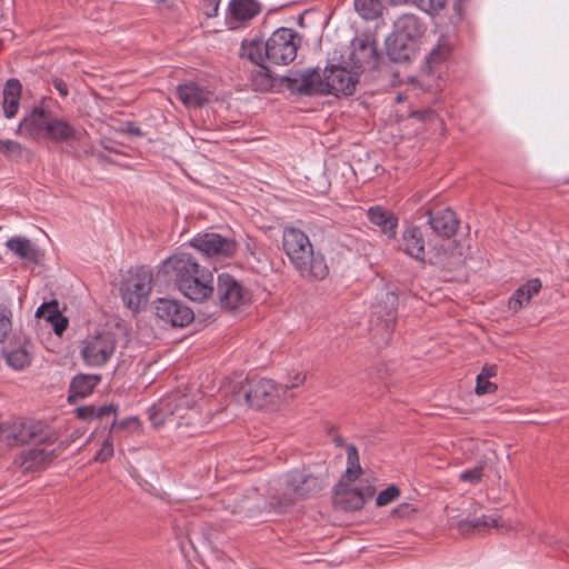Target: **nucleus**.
Segmentation results:
<instances>
[{"label":"nucleus","instance_id":"nucleus-1","mask_svg":"<svg viewBox=\"0 0 569 569\" xmlns=\"http://www.w3.org/2000/svg\"><path fill=\"white\" fill-rule=\"evenodd\" d=\"M156 277L196 302H203L213 295V273L189 252L179 251L168 257L159 264Z\"/></svg>","mask_w":569,"mask_h":569},{"label":"nucleus","instance_id":"nucleus-2","mask_svg":"<svg viewBox=\"0 0 569 569\" xmlns=\"http://www.w3.org/2000/svg\"><path fill=\"white\" fill-rule=\"evenodd\" d=\"M298 46L299 37L292 29L279 28L264 42L243 40L239 54L259 67L264 63L287 66L296 59Z\"/></svg>","mask_w":569,"mask_h":569},{"label":"nucleus","instance_id":"nucleus-3","mask_svg":"<svg viewBox=\"0 0 569 569\" xmlns=\"http://www.w3.org/2000/svg\"><path fill=\"white\" fill-rule=\"evenodd\" d=\"M282 248L293 268L302 278L321 280L329 268L321 251H316L309 237L300 229L284 227Z\"/></svg>","mask_w":569,"mask_h":569},{"label":"nucleus","instance_id":"nucleus-4","mask_svg":"<svg viewBox=\"0 0 569 569\" xmlns=\"http://www.w3.org/2000/svg\"><path fill=\"white\" fill-rule=\"evenodd\" d=\"M358 82L357 73L340 66L318 70H307L300 76L298 90L305 94H352Z\"/></svg>","mask_w":569,"mask_h":569},{"label":"nucleus","instance_id":"nucleus-5","mask_svg":"<svg viewBox=\"0 0 569 569\" xmlns=\"http://www.w3.org/2000/svg\"><path fill=\"white\" fill-rule=\"evenodd\" d=\"M192 403L184 393H170L151 407L150 419L154 426L168 423L177 428L187 427L196 430L200 415Z\"/></svg>","mask_w":569,"mask_h":569},{"label":"nucleus","instance_id":"nucleus-6","mask_svg":"<svg viewBox=\"0 0 569 569\" xmlns=\"http://www.w3.org/2000/svg\"><path fill=\"white\" fill-rule=\"evenodd\" d=\"M234 401L261 409L287 400L282 385L264 378H250L241 382L233 395Z\"/></svg>","mask_w":569,"mask_h":569},{"label":"nucleus","instance_id":"nucleus-7","mask_svg":"<svg viewBox=\"0 0 569 569\" xmlns=\"http://www.w3.org/2000/svg\"><path fill=\"white\" fill-rule=\"evenodd\" d=\"M152 272L146 267L131 268L123 277L120 295L124 305L138 311L148 302L151 292Z\"/></svg>","mask_w":569,"mask_h":569},{"label":"nucleus","instance_id":"nucleus-8","mask_svg":"<svg viewBox=\"0 0 569 569\" xmlns=\"http://www.w3.org/2000/svg\"><path fill=\"white\" fill-rule=\"evenodd\" d=\"M217 296L221 308L233 312L244 310L252 301L250 290L228 273L218 276Z\"/></svg>","mask_w":569,"mask_h":569},{"label":"nucleus","instance_id":"nucleus-9","mask_svg":"<svg viewBox=\"0 0 569 569\" xmlns=\"http://www.w3.org/2000/svg\"><path fill=\"white\" fill-rule=\"evenodd\" d=\"M117 347L116 338L110 332L87 337L81 345L80 355L89 367H102L113 356Z\"/></svg>","mask_w":569,"mask_h":569},{"label":"nucleus","instance_id":"nucleus-10","mask_svg":"<svg viewBox=\"0 0 569 569\" xmlns=\"http://www.w3.org/2000/svg\"><path fill=\"white\" fill-rule=\"evenodd\" d=\"M190 244L208 258H230L238 248L237 242L219 233H199L190 240Z\"/></svg>","mask_w":569,"mask_h":569},{"label":"nucleus","instance_id":"nucleus-11","mask_svg":"<svg viewBox=\"0 0 569 569\" xmlns=\"http://www.w3.org/2000/svg\"><path fill=\"white\" fill-rule=\"evenodd\" d=\"M154 310L159 320L172 327H186L194 318L193 311L188 306L174 299H158Z\"/></svg>","mask_w":569,"mask_h":569},{"label":"nucleus","instance_id":"nucleus-12","mask_svg":"<svg viewBox=\"0 0 569 569\" xmlns=\"http://www.w3.org/2000/svg\"><path fill=\"white\" fill-rule=\"evenodd\" d=\"M46 98L42 99L41 104H38V132L52 141L62 142L73 139L76 136L74 128L66 120L51 117L44 111Z\"/></svg>","mask_w":569,"mask_h":569},{"label":"nucleus","instance_id":"nucleus-13","mask_svg":"<svg viewBox=\"0 0 569 569\" xmlns=\"http://www.w3.org/2000/svg\"><path fill=\"white\" fill-rule=\"evenodd\" d=\"M377 59V48L369 37L359 36L352 40L349 61L356 70L375 68Z\"/></svg>","mask_w":569,"mask_h":569},{"label":"nucleus","instance_id":"nucleus-14","mask_svg":"<svg viewBox=\"0 0 569 569\" xmlns=\"http://www.w3.org/2000/svg\"><path fill=\"white\" fill-rule=\"evenodd\" d=\"M36 436V427L31 420L14 419L11 423L0 425V439L9 446L27 443Z\"/></svg>","mask_w":569,"mask_h":569},{"label":"nucleus","instance_id":"nucleus-15","mask_svg":"<svg viewBox=\"0 0 569 569\" xmlns=\"http://www.w3.org/2000/svg\"><path fill=\"white\" fill-rule=\"evenodd\" d=\"M366 498L362 491L350 481H339L333 491V503L346 511H356L363 507Z\"/></svg>","mask_w":569,"mask_h":569},{"label":"nucleus","instance_id":"nucleus-16","mask_svg":"<svg viewBox=\"0 0 569 569\" xmlns=\"http://www.w3.org/2000/svg\"><path fill=\"white\" fill-rule=\"evenodd\" d=\"M426 242L423 233L417 226H408L403 229L399 240V249L408 257L426 263Z\"/></svg>","mask_w":569,"mask_h":569},{"label":"nucleus","instance_id":"nucleus-17","mask_svg":"<svg viewBox=\"0 0 569 569\" xmlns=\"http://www.w3.org/2000/svg\"><path fill=\"white\" fill-rule=\"evenodd\" d=\"M260 12V4L256 0H231L228 4L226 21L230 28H238Z\"/></svg>","mask_w":569,"mask_h":569},{"label":"nucleus","instance_id":"nucleus-18","mask_svg":"<svg viewBox=\"0 0 569 569\" xmlns=\"http://www.w3.org/2000/svg\"><path fill=\"white\" fill-rule=\"evenodd\" d=\"M38 320L43 321L47 330L52 328L59 337L66 331L69 325L68 318L62 315L58 300L44 301L38 306Z\"/></svg>","mask_w":569,"mask_h":569},{"label":"nucleus","instance_id":"nucleus-19","mask_svg":"<svg viewBox=\"0 0 569 569\" xmlns=\"http://www.w3.org/2000/svg\"><path fill=\"white\" fill-rule=\"evenodd\" d=\"M286 487L288 492L299 498L308 497L321 489L319 479L312 475H306L300 471H292L286 476Z\"/></svg>","mask_w":569,"mask_h":569},{"label":"nucleus","instance_id":"nucleus-20","mask_svg":"<svg viewBox=\"0 0 569 569\" xmlns=\"http://www.w3.org/2000/svg\"><path fill=\"white\" fill-rule=\"evenodd\" d=\"M0 359H3L9 367L16 370H20L31 362L29 353L21 347L14 336L0 345Z\"/></svg>","mask_w":569,"mask_h":569},{"label":"nucleus","instance_id":"nucleus-21","mask_svg":"<svg viewBox=\"0 0 569 569\" xmlns=\"http://www.w3.org/2000/svg\"><path fill=\"white\" fill-rule=\"evenodd\" d=\"M428 222L431 229L443 238L452 237L457 232L459 226L456 213L449 208L436 213L428 211Z\"/></svg>","mask_w":569,"mask_h":569},{"label":"nucleus","instance_id":"nucleus-22","mask_svg":"<svg viewBox=\"0 0 569 569\" xmlns=\"http://www.w3.org/2000/svg\"><path fill=\"white\" fill-rule=\"evenodd\" d=\"M369 221L377 226L389 239H395L398 228V218L380 206L370 207L367 211Z\"/></svg>","mask_w":569,"mask_h":569},{"label":"nucleus","instance_id":"nucleus-23","mask_svg":"<svg viewBox=\"0 0 569 569\" xmlns=\"http://www.w3.org/2000/svg\"><path fill=\"white\" fill-rule=\"evenodd\" d=\"M426 31L425 24L413 14H403L395 23V33L418 44Z\"/></svg>","mask_w":569,"mask_h":569},{"label":"nucleus","instance_id":"nucleus-24","mask_svg":"<svg viewBox=\"0 0 569 569\" xmlns=\"http://www.w3.org/2000/svg\"><path fill=\"white\" fill-rule=\"evenodd\" d=\"M386 46L388 56L396 62L410 60L417 49V43L405 40V38L395 32L387 39Z\"/></svg>","mask_w":569,"mask_h":569},{"label":"nucleus","instance_id":"nucleus-25","mask_svg":"<svg viewBox=\"0 0 569 569\" xmlns=\"http://www.w3.org/2000/svg\"><path fill=\"white\" fill-rule=\"evenodd\" d=\"M458 528L462 533H470L472 531L485 532L490 528H497L499 530H509V526L505 523L500 517L495 515L481 516L472 520L465 519L459 521Z\"/></svg>","mask_w":569,"mask_h":569},{"label":"nucleus","instance_id":"nucleus-26","mask_svg":"<svg viewBox=\"0 0 569 569\" xmlns=\"http://www.w3.org/2000/svg\"><path fill=\"white\" fill-rule=\"evenodd\" d=\"M177 97L187 108H198L209 101L210 92L193 82H189L178 86Z\"/></svg>","mask_w":569,"mask_h":569},{"label":"nucleus","instance_id":"nucleus-27","mask_svg":"<svg viewBox=\"0 0 569 569\" xmlns=\"http://www.w3.org/2000/svg\"><path fill=\"white\" fill-rule=\"evenodd\" d=\"M22 86L17 79H9L3 88V112L7 118L18 113Z\"/></svg>","mask_w":569,"mask_h":569},{"label":"nucleus","instance_id":"nucleus-28","mask_svg":"<svg viewBox=\"0 0 569 569\" xmlns=\"http://www.w3.org/2000/svg\"><path fill=\"white\" fill-rule=\"evenodd\" d=\"M356 11L366 20H373L378 18L385 4L400 6L392 0H355Z\"/></svg>","mask_w":569,"mask_h":569},{"label":"nucleus","instance_id":"nucleus-29","mask_svg":"<svg viewBox=\"0 0 569 569\" xmlns=\"http://www.w3.org/2000/svg\"><path fill=\"white\" fill-rule=\"evenodd\" d=\"M398 307V296L392 291H382L381 301L376 306V311L379 317L383 318L387 328L395 320V315Z\"/></svg>","mask_w":569,"mask_h":569},{"label":"nucleus","instance_id":"nucleus-30","mask_svg":"<svg viewBox=\"0 0 569 569\" xmlns=\"http://www.w3.org/2000/svg\"><path fill=\"white\" fill-rule=\"evenodd\" d=\"M99 381L100 376L97 375H78L70 383V392L74 397L84 398L92 392Z\"/></svg>","mask_w":569,"mask_h":569},{"label":"nucleus","instance_id":"nucleus-31","mask_svg":"<svg viewBox=\"0 0 569 569\" xmlns=\"http://www.w3.org/2000/svg\"><path fill=\"white\" fill-rule=\"evenodd\" d=\"M8 249L17 254L19 258L28 261L34 260L36 251L31 242L22 237H13L6 242Z\"/></svg>","mask_w":569,"mask_h":569},{"label":"nucleus","instance_id":"nucleus-32","mask_svg":"<svg viewBox=\"0 0 569 569\" xmlns=\"http://www.w3.org/2000/svg\"><path fill=\"white\" fill-rule=\"evenodd\" d=\"M361 473V467L359 463V456L356 446H347V469L341 477L340 481L353 482Z\"/></svg>","mask_w":569,"mask_h":569},{"label":"nucleus","instance_id":"nucleus-33","mask_svg":"<svg viewBox=\"0 0 569 569\" xmlns=\"http://www.w3.org/2000/svg\"><path fill=\"white\" fill-rule=\"evenodd\" d=\"M11 311L3 306H0V345L12 338V322Z\"/></svg>","mask_w":569,"mask_h":569},{"label":"nucleus","instance_id":"nucleus-34","mask_svg":"<svg viewBox=\"0 0 569 569\" xmlns=\"http://www.w3.org/2000/svg\"><path fill=\"white\" fill-rule=\"evenodd\" d=\"M450 54V47L447 43H439L433 48L430 53L426 57V62L431 69L433 66L446 60Z\"/></svg>","mask_w":569,"mask_h":569},{"label":"nucleus","instance_id":"nucleus-35","mask_svg":"<svg viewBox=\"0 0 569 569\" xmlns=\"http://www.w3.org/2000/svg\"><path fill=\"white\" fill-rule=\"evenodd\" d=\"M0 153L18 159L28 156V152L21 147V144L12 140H0Z\"/></svg>","mask_w":569,"mask_h":569},{"label":"nucleus","instance_id":"nucleus-36","mask_svg":"<svg viewBox=\"0 0 569 569\" xmlns=\"http://www.w3.org/2000/svg\"><path fill=\"white\" fill-rule=\"evenodd\" d=\"M18 133L22 137L36 138V109L20 122Z\"/></svg>","mask_w":569,"mask_h":569},{"label":"nucleus","instance_id":"nucleus-37","mask_svg":"<svg viewBox=\"0 0 569 569\" xmlns=\"http://www.w3.org/2000/svg\"><path fill=\"white\" fill-rule=\"evenodd\" d=\"M252 84L257 90H268L272 86V79L267 72V63L252 76Z\"/></svg>","mask_w":569,"mask_h":569},{"label":"nucleus","instance_id":"nucleus-38","mask_svg":"<svg viewBox=\"0 0 569 569\" xmlns=\"http://www.w3.org/2000/svg\"><path fill=\"white\" fill-rule=\"evenodd\" d=\"M426 262L429 264L447 266V249L445 243L436 244L431 250V256H426Z\"/></svg>","mask_w":569,"mask_h":569},{"label":"nucleus","instance_id":"nucleus-39","mask_svg":"<svg viewBox=\"0 0 569 569\" xmlns=\"http://www.w3.org/2000/svg\"><path fill=\"white\" fill-rule=\"evenodd\" d=\"M483 477V466L478 465L471 469L463 470L459 475V479L463 482H468L471 485H477L482 480Z\"/></svg>","mask_w":569,"mask_h":569},{"label":"nucleus","instance_id":"nucleus-40","mask_svg":"<svg viewBox=\"0 0 569 569\" xmlns=\"http://www.w3.org/2000/svg\"><path fill=\"white\" fill-rule=\"evenodd\" d=\"M16 463L23 471H31L36 466V450L30 448L27 452H21L20 456L16 459Z\"/></svg>","mask_w":569,"mask_h":569},{"label":"nucleus","instance_id":"nucleus-41","mask_svg":"<svg viewBox=\"0 0 569 569\" xmlns=\"http://www.w3.org/2000/svg\"><path fill=\"white\" fill-rule=\"evenodd\" d=\"M399 496V489L396 486H389L385 490L380 491L376 498V503L379 507L387 506Z\"/></svg>","mask_w":569,"mask_h":569},{"label":"nucleus","instance_id":"nucleus-42","mask_svg":"<svg viewBox=\"0 0 569 569\" xmlns=\"http://www.w3.org/2000/svg\"><path fill=\"white\" fill-rule=\"evenodd\" d=\"M530 297L522 287L518 288L509 300V307L513 311L520 310L523 306L529 303Z\"/></svg>","mask_w":569,"mask_h":569},{"label":"nucleus","instance_id":"nucleus-43","mask_svg":"<svg viewBox=\"0 0 569 569\" xmlns=\"http://www.w3.org/2000/svg\"><path fill=\"white\" fill-rule=\"evenodd\" d=\"M113 456V442L110 438L106 439L100 450L93 457L94 461L106 462Z\"/></svg>","mask_w":569,"mask_h":569},{"label":"nucleus","instance_id":"nucleus-44","mask_svg":"<svg viewBox=\"0 0 569 569\" xmlns=\"http://www.w3.org/2000/svg\"><path fill=\"white\" fill-rule=\"evenodd\" d=\"M497 390V386L490 381V379L477 376L476 393L478 396L493 393Z\"/></svg>","mask_w":569,"mask_h":569},{"label":"nucleus","instance_id":"nucleus-45","mask_svg":"<svg viewBox=\"0 0 569 569\" xmlns=\"http://www.w3.org/2000/svg\"><path fill=\"white\" fill-rule=\"evenodd\" d=\"M525 291L528 293L530 299L537 295L541 289V282L539 279H531L526 284L521 286Z\"/></svg>","mask_w":569,"mask_h":569},{"label":"nucleus","instance_id":"nucleus-46","mask_svg":"<svg viewBox=\"0 0 569 569\" xmlns=\"http://www.w3.org/2000/svg\"><path fill=\"white\" fill-rule=\"evenodd\" d=\"M416 511L412 505L410 503H401L397 508H395L393 513L398 517H408Z\"/></svg>","mask_w":569,"mask_h":569},{"label":"nucleus","instance_id":"nucleus-47","mask_svg":"<svg viewBox=\"0 0 569 569\" xmlns=\"http://www.w3.org/2000/svg\"><path fill=\"white\" fill-rule=\"evenodd\" d=\"M305 379H306V376L298 372L295 375V377L292 378V381L290 383L282 385V387L286 390V397L288 398L287 393H288L289 389L297 388V387L301 386L305 382Z\"/></svg>","mask_w":569,"mask_h":569},{"label":"nucleus","instance_id":"nucleus-48","mask_svg":"<svg viewBox=\"0 0 569 569\" xmlns=\"http://www.w3.org/2000/svg\"><path fill=\"white\" fill-rule=\"evenodd\" d=\"M77 415L83 420H90L96 417V408L93 407H81L77 409Z\"/></svg>","mask_w":569,"mask_h":569},{"label":"nucleus","instance_id":"nucleus-49","mask_svg":"<svg viewBox=\"0 0 569 569\" xmlns=\"http://www.w3.org/2000/svg\"><path fill=\"white\" fill-rule=\"evenodd\" d=\"M52 86L54 87V89L59 92V94L62 97V98H66L68 96V86L67 83L62 80V79H59V78H54L52 80Z\"/></svg>","mask_w":569,"mask_h":569},{"label":"nucleus","instance_id":"nucleus-50","mask_svg":"<svg viewBox=\"0 0 569 569\" xmlns=\"http://www.w3.org/2000/svg\"><path fill=\"white\" fill-rule=\"evenodd\" d=\"M496 375H497V367L495 365H486L478 376L490 379V378L495 377Z\"/></svg>","mask_w":569,"mask_h":569},{"label":"nucleus","instance_id":"nucleus-51","mask_svg":"<svg viewBox=\"0 0 569 569\" xmlns=\"http://www.w3.org/2000/svg\"><path fill=\"white\" fill-rule=\"evenodd\" d=\"M116 412V408L112 405L102 406L96 409V417H103Z\"/></svg>","mask_w":569,"mask_h":569},{"label":"nucleus","instance_id":"nucleus-52","mask_svg":"<svg viewBox=\"0 0 569 569\" xmlns=\"http://www.w3.org/2000/svg\"><path fill=\"white\" fill-rule=\"evenodd\" d=\"M51 453L52 452H47L44 449H40L38 448V451H37V455H38V463L40 462H47V461H50L51 460Z\"/></svg>","mask_w":569,"mask_h":569},{"label":"nucleus","instance_id":"nucleus-53","mask_svg":"<svg viewBox=\"0 0 569 569\" xmlns=\"http://www.w3.org/2000/svg\"><path fill=\"white\" fill-rule=\"evenodd\" d=\"M127 132L133 136H142L141 129L133 123L127 124Z\"/></svg>","mask_w":569,"mask_h":569}]
</instances>
